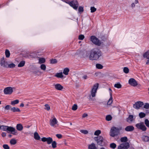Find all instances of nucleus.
Wrapping results in <instances>:
<instances>
[{
	"label": "nucleus",
	"mask_w": 149,
	"mask_h": 149,
	"mask_svg": "<svg viewBox=\"0 0 149 149\" xmlns=\"http://www.w3.org/2000/svg\"><path fill=\"white\" fill-rule=\"evenodd\" d=\"M102 52L98 49L94 48L90 51L89 59L91 60H97L102 56Z\"/></svg>",
	"instance_id": "obj_1"
},
{
	"label": "nucleus",
	"mask_w": 149,
	"mask_h": 149,
	"mask_svg": "<svg viewBox=\"0 0 149 149\" xmlns=\"http://www.w3.org/2000/svg\"><path fill=\"white\" fill-rule=\"evenodd\" d=\"M94 139L97 142V144L99 146H106L107 145L105 140L101 136L95 137Z\"/></svg>",
	"instance_id": "obj_2"
},
{
	"label": "nucleus",
	"mask_w": 149,
	"mask_h": 149,
	"mask_svg": "<svg viewBox=\"0 0 149 149\" xmlns=\"http://www.w3.org/2000/svg\"><path fill=\"white\" fill-rule=\"evenodd\" d=\"M121 128H118L115 127H112L111 129L110 135L112 137H114L118 135Z\"/></svg>",
	"instance_id": "obj_3"
},
{
	"label": "nucleus",
	"mask_w": 149,
	"mask_h": 149,
	"mask_svg": "<svg viewBox=\"0 0 149 149\" xmlns=\"http://www.w3.org/2000/svg\"><path fill=\"white\" fill-rule=\"evenodd\" d=\"M136 126L138 129L142 130L143 131H146L147 129L146 127L143 122L136 124Z\"/></svg>",
	"instance_id": "obj_4"
},
{
	"label": "nucleus",
	"mask_w": 149,
	"mask_h": 149,
	"mask_svg": "<svg viewBox=\"0 0 149 149\" xmlns=\"http://www.w3.org/2000/svg\"><path fill=\"white\" fill-rule=\"evenodd\" d=\"M91 40L92 42L95 45L100 46L101 45V42L94 36H92L91 37Z\"/></svg>",
	"instance_id": "obj_5"
},
{
	"label": "nucleus",
	"mask_w": 149,
	"mask_h": 149,
	"mask_svg": "<svg viewBox=\"0 0 149 149\" xmlns=\"http://www.w3.org/2000/svg\"><path fill=\"white\" fill-rule=\"evenodd\" d=\"M99 85L95 84L92 87L91 91V95L92 97L95 96L97 90L99 87Z\"/></svg>",
	"instance_id": "obj_6"
},
{
	"label": "nucleus",
	"mask_w": 149,
	"mask_h": 149,
	"mask_svg": "<svg viewBox=\"0 0 149 149\" xmlns=\"http://www.w3.org/2000/svg\"><path fill=\"white\" fill-rule=\"evenodd\" d=\"M7 132L8 133L11 132V133L14 135H16L17 134V132L15 131V129L14 127L8 126L7 127Z\"/></svg>",
	"instance_id": "obj_7"
},
{
	"label": "nucleus",
	"mask_w": 149,
	"mask_h": 149,
	"mask_svg": "<svg viewBox=\"0 0 149 149\" xmlns=\"http://www.w3.org/2000/svg\"><path fill=\"white\" fill-rule=\"evenodd\" d=\"M70 6L74 9L77 10L79 6V4L77 0H74L70 1Z\"/></svg>",
	"instance_id": "obj_8"
},
{
	"label": "nucleus",
	"mask_w": 149,
	"mask_h": 149,
	"mask_svg": "<svg viewBox=\"0 0 149 149\" xmlns=\"http://www.w3.org/2000/svg\"><path fill=\"white\" fill-rule=\"evenodd\" d=\"M3 91L5 94L10 95L13 92V88L10 87H6L4 89Z\"/></svg>",
	"instance_id": "obj_9"
},
{
	"label": "nucleus",
	"mask_w": 149,
	"mask_h": 149,
	"mask_svg": "<svg viewBox=\"0 0 149 149\" xmlns=\"http://www.w3.org/2000/svg\"><path fill=\"white\" fill-rule=\"evenodd\" d=\"M143 105V103L141 101H137L133 105V107L136 109H139Z\"/></svg>",
	"instance_id": "obj_10"
},
{
	"label": "nucleus",
	"mask_w": 149,
	"mask_h": 149,
	"mask_svg": "<svg viewBox=\"0 0 149 149\" xmlns=\"http://www.w3.org/2000/svg\"><path fill=\"white\" fill-rule=\"evenodd\" d=\"M0 64L1 66L6 68L8 67V64L7 62L5 60L4 58H3L1 59L0 62Z\"/></svg>",
	"instance_id": "obj_11"
},
{
	"label": "nucleus",
	"mask_w": 149,
	"mask_h": 149,
	"mask_svg": "<svg viewBox=\"0 0 149 149\" xmlns=\"http://www.w3.org/2000/svg\"><path fill=\"white\" fill-rule=\"evenodd\" d=\"M134 127L132 125H129L125 127V130L127 132H131L134 130Z\"/></svg>",
	"instance_id": "obj_12"
},
{
	"label": "nucleus",
	"mask_w": 149,
	"mask_h": 149,
	"mask_svg": "<svg viewBox=\"0 0 149 149\" xmlns=\"http://www.w3.org/2000/svg\"><path fill=\"white\" fill-rule=\"evenodd\" d=\"M143 56L148 59L146 64H148L149 63V50L144 54Z\"/></svg>",
	"instance_id": "obj_13"
},
{
	"label": "nucleus",
	"mask_w": 149,
	"mask_h": 149,
	"mask_svg": "<svg viewBox=\"0 0 149 149\" xmlns=\"http://www.w3.org/2000/svg\"><path fill=\"white\" fill-rule=\"evenodd\" d=\"M57 121L56 118H54L52 120H50L49 121L50 125L51 126L54 127L55 125L57 124Z\"/></svg>",
	"instance_id": "obj_14"
},
{
	"label": "nucleus",
	"mask_w": 149,
	"mask_h": 149,
	"mask_svg": "<svg viewBox=\"0 0 149 149\" xmlns=\"http://www.w3.org/2000/svg\"><path fill=\"white\" fill-rule=\"evenodd\" d=\"M134 120V116L133 115H130L127 118L126 121L130 123L132 122Z\"/></svg>",
	"instance_id": "obj_15"
},
{
	"label": "nucleus",
	"mask_w": 149,
	"mask_h": 149,
	"mask_svg": "<svg viewBox=\"0 0 149 149\" xmlns=\"http://www.w3.org/2000/svg\"><path fill=\"white\" fill-rule=\"evenodd\" d=\"M109 91L110 97L108 102V104H110L112 102V91L110 88H109Z\"/></svg>",
	"instance_id": "obj_16"
},
{
	"label": "nucleus",
	"mask_w": 149,
	"mask_h": 149,
	"mask_svg": "<svg viewBox=\"0 0 149 149\" xmlns=\"http://www.w3.org/2000/svg\"><path fill=\"white\" fill-rule=\"evenodd\" d=\"M55 88L56 90L61 91L63 88V86L61 84H54Z\"/></svg>",
	"instance_id": "obj_17"
},
{
	"label": "nucleus",
	"mask_w": 149,
	"mask_h": 149,
	"mask_svg": "<svg viewBox=\"0 0 149 149\" xmlns=\"http://www.w3.org/2000/svg\"><path fill=\"white\" fill-rule=\"evenodd\" d=\"M129 84H138V82L133 78H130L129 80Z\"/></svg>",
	"instance_id": "obj_18"
},
{
	"label": "nucleus",
	"mask_w": 149,
	"mask_h": 149,
	"mask_svg": "<svg viewBox=\"0 0 149 149\" xmlns=\"http://www.w3.org/2000/svg\"><path fill=\"white\" fill-rule=\"evenodd\" d=\"M142 140L144 142H148L149 141V136L144 135L142 137Z\"/></svg>",
	"instance_id": "obj_19"
},
{
	"label": "nucleus",
	"mask_w": 149,
	"mask_h": 149,
	"mask_svg": "<svg viewBox=\"0 0 149 149\" xmlns=\"http://www.w3.org/2000/svg\"><path fill=\"white\" fill-rule=\"evenodd\" d=\"M17 129L19 131H21L23 129V127L21 124H18L16 126Z\"/></svg>",
	"instance_id": "obj_20"
},
{
	"label": "nucleus",
	"mask_w": 149,
	"mask_h": 149,
	"mask_svg": "<svg viewBox=\"0 0 149 149\" xmlns=\"http://www.w3.org/2000/svg\"><path fill=\"white\" fill-rule=\"evenodd\" d=\"M34 138L37 140H39L40 138L38 133L37 132H35L34 134Z\"/></svg>",
	"instance_id": "obj_21"
},
{
	"label": "nucleus",
	"mask_w": 149,
	"mask_h": 149,
	"mask_svg": "<svg viewBox=\"0 0 149 149\" xmlns=\"http://www.w3.org/2000/svg\"><path fill=\"white\" fill-rule=\"evenodd\" d=\"M88 149H97V148L95 143H92L89 145L88 147Z\"/></svg>",
	"instance_id": "obj_22"
},
{
	"label": "nucleus",
	"mask_w": 149,
	"mask_h": 149,
	"mask_svg": "<svg viewBox=\"0 0 149 149\" xmlns=\"http://www.w3.org/2000/svg\"><path fill=\"white\" fill-rule=\"evenodd\" d=\"M10 110L13 112H20V111L19 108H16L15 107L11 108L10 109Z\"/></svg>",
	"instance_id": "obj_23"
},
{
	"label": "nucleus",
	"mask_w": 149,
	"mask_h": 149,
	"mask_svg": "<svg viewBox=\"0 0 149 149\" xmlns=\"http://www.w3.org/2000/svg\"><path fill=\"white\" fill-rule=\"evenodd\" d=\"M55 76L60 78H62L63 77V75L62 72L56 73L55 74Z\"/></svg>",
	"instance_id": "obj_24"
},
{
	"label": "nucleus",
	"mask_w": 149,
	"mask_h": 149,
	"mask_svg": "<svg viewBox=\"0 0 149 149\" xmlns=\"http://www.w3.org/2000/svg\"><path fill=\"white\" fill-rule=\"evenodd\" d=\"M47 142L48 144H50L52 142L53 139L51 137H48L47 139Z\"/></svg>",
	"instance_id": "obj_25"
},
{
	"label": "nucleus",
	"mask_w": 149,
	"mask_h": 149,
	"mask_svg": "<svg viewBox=\"0 0 149 149\" xmlns=\"http://www.w3.org/2000/svg\"><path fill=\"white\" fill-rule=\"evenodd\" d=\"M122 144H123L125 149H128L130 147L129 144L128 142H126Z\"/></svg>",
	"instance_id": "obj_26"
},
{
	"label": "nucleus",
	"mask_w": 149,
	"mask_h": 149,
	"mask_svg": "<svg viewBox=\"0 0 149 149\" xmlns=\"http://www.w3.org/2000/svg\"><path fill=\"white\" fill-rule=\"evenodd\" d=\"M69 71V70L68 68H65L64 69L63 71V73L66 75H67Z\"/></svg>",
	"instance_id": "obj_27"
},
{
	"label": "nucleus",
	"mask_w": 149,
	"mask_h": 149,
	"mask_svg": "<svg viewBox=\"0 0 149 149\" xmlns=\"http://www.w3.org/2000/svg\"><path fill=\"white\" fill-rule=\"evenodd\" d=\"M19 102V100H15L12 101L11 102V105H14L15 104H18Z\"/></svg>",
	"instance_id": "obj_28"
},
{
	"label": "nucleus",
	"mask_w": 149,
	"mask_h": 149,
	"mask_svg": "<svg viewBox=\"0 0 149 149\" xmlns=\"http://www.w3.org/2000/svg\"><path fill=\"white\" fill-rule=\"evenodd\" d=\"M45 61V59L44 58H40L39 59L38 63L40 64L44 63Z\"/></svg>",
	"instance_id": "obj_29"
},
{
	"label": "nucleus",
	"mask_w": 149,
	"mask_h": 149,
	"mask_svg": "<svg viewBox=\"0 0 149 149\" xmlns=\"http://www.w3.org/2000/svg\"><path fill=\"white\" fill-rule=\"evenodd\" d=\"M127 138L126 136L121 137L120 139V141L121 142H126L127 141Z\"/></svg>",
	"instance_id": "obj_30"
},
{
	"label": "nucleus",
	"mask_w": 149,
	"mask_h": 149,
	"mask_svg": "<svg viewBox=\"0 0 149 149\" xmlns=\"http://www.w3.org/2000/svg\"><path fill=\"white\" fill-rule=\"evenodd\" d=\"M8 127V126H5V125H2L1 126V130L6 131L7 132V127Z\"/></svg>",
	"instance_id": "obj_31"
},
{
	"label": "nucleus",
	"mask_w": 149,
	"mask_h": 149,
	"mask_svg": "<svg viewBox=\"0 0 149 149\" xmlns=\"http://www.w3.org/2000/svg\"><path fill=\"white\" fill-rule=\"evenodd\" d=\"M112 118L111 116L110 115H108L106 116V120L107 121H110Z\"/></svg>",
	"instance_id": "obj_32"
},
{
	"label": "nucleus",
	"mask_w": 149,
	"mask_h": 149,
	"mask_svg": "<svg viewBox=\"0 0 149 149\" xmlns=\"http://www.w3.org/2000/svg\"><path fill=\"white\" fill-rule=\"evenodd\" d=\"M146 114L142 112H141L139 114V116L140 118H142L146 116Z\"/></svg>",
	"instance_id": "obj_33"
},
{
	"label": "nucleus",
	"mask_w": 149,
	"mask_h": 149,
	"mask_svg": "<svg viewBox=\"0 0 149 149\" xmlns=\"http://www.w3.org/2000/svg\"><path fill=\"white\" fill-rule=\"evenodd\" d=\"M52 147L53 148H55L56 147L57 143L55 141H52Z\"/></svg>",
	"instance_id": "obj_34"
},
{
	"label": "nucleus",
	"mask_w": 149,
	"mask_h": 149,
	"mask_svg": "<svg viewBox=\"0 0 149 149\" xmlns=\"http://www.w3.org/2000/svg\"><path fill=\"white\" fill-rule=\"evenodd\" d=\"M25 62L24 61H22L20 62V63L18 64V67H22L25 64Z\"/></svg>",
	"instance_id": "obj_35"
},
{
	"label": "nucleus",
	"mask_w": 149,
	"mask_h": 149,
	"mask_svg": "<svg viewBox=\"0 0 149 149\" xmlns=\"http://www.w3.org/2000/svg\"><path fill=\"white\" fill-rule=\"evenodd\" d=\"M17 143L16 140L15 139H12L10 141V143L12 145H15Z\"/></svg>",
	"instance_id": "obj_36"
},
{
	"label": "nucleus",
	"mask_w": 149,
	"mask_h": 149,
	"mask_svg": "<svg viewBox=\"0 0 149 149\" xmlns=\"http://www.w3.org/2000/svg\"><path fill=\"white\" fill-rule=\"evenodd\" d=\"M116 144L114 143H112L110 144V147L112 148V149H115L116 147Z\"/></svg>",
	"instance_id": "obj_37"
},
{
	"label": "nucleus",
	"mask_w": 149,
	"mask_h": 149,
	"mask_svg": "<svg viewBox=\"0 0 149 149\" xmlns=\"http://www.w3.org/2000/svg\"><path fill=\"white\" fill-rule=\"evenodd\" d=\"M5 54L6 57H9L10 56V52L8 49H6L5 51Z\"/></svg>",
	"instance_id": "obj_38"
},
{
	"label": "nucleus",
	"mask_w": 149,
	"mask_h": 149,
	"mask_svg": "<svg viewBox=\"0 0 149 149\" xmlns=\"http://www.w3.org/2000/svg\"><path fill=\"white\" fill-rule=\"evenodd\" d=\"M123 72L127 74L129 72V69L127 67H125L123 69Z\"/></svg>",
	"instance_id": "obj_39"
},
{
	"label": "nucleus",
	"mask_w": 149,
	"mask_h": 149,
	"mask_svg": "<svg viewBox=\"0 0 149 149\" xmlns=\"http://www.w3.org/2000/svg\"><path fill=\"white\" fill-rule=\"evenodd\" d=\"M97 68L98 69H101L103 68V66L100 64H97L96 65Z\"/></svg>",
	"instance_id": "obj_40"
},
{
	"label": "nucleus",
	"mask_w": 149,
	"mask_h": 149,
	"mask_svg": "<svg viewBox=\"0 0 149 149\" xmlns=\"http://www.w3.org/2000/svg\"><path fill=\"white\" fill-rule=\"evenodd\" d=\"M50 62L52 64H54L57 63V61L55 59H52L50 60Z\"/></svg>",
	"instance_id": "obj_41"
},
{
	"label": "nucleus",
	"mask_w": 149,
	"mask_h": 149,
	"mask_svg": "<svg viewBox=\"0 0 149 149\" xmlns=\"http://www.w3.org/2000/svg\"><path fill=\"white\" fill-rule=\"evenodd\" d=\"M101 132L99 130L96 131L94 133V135L96 136H98L101 133Z\"/></svg>",
	"instance_id": "obj_42"
},
{
	"label": "nucleus",
	"mask_w": 149,
	"mask_h": 149,
	"mask_svg": "<svg viewBox=\"0 0 149 149\" xmlns=\"http://www.w3.org/2000/svg\"><path fill=\"white\" fill-rule=\"evenodd\" d=\"M145 124L146 126L149 128V121L148 119H146L145 120Z\"/></svg>",
	"instance_id": "obj_43"
},
{
	"label": "nucleus",
	"mask_w": 149,
	"mask_h": 149,
	"mask_svg": "<svg viewBox=\"0 0 149 149\" xmlns=\"http://www.w3.org/2000/svg\"><path fill=\"white\" fill-rule=\"evenodd\" d=\"M138 3V1L137 0H135L134 3H132L131 5V7L133 8L135 6V4L137 3Z\"/></svg>",
	"instance_id": "obj_44"
},
{
	"label": "nucleus",
	"mask_w": 149,
	"mask_h": 149,
	"mask_svg": "<svg viewBox=\"0 0 149 149\" xmlns=\"http://www.w3.org/2000/svg\"><path fill=\"white\" fill-rule=\"evenodd\" d=\"M45 109L47 110V111H49L50 109V107L47 104H46L45 105Z\"/></svg>",
	"instance_id": "obj_45"
},
{
	"label": "nucleus",
	"mask_w": 149,
	"mask_h": 149,
	"mask_svg": "<svg viewBox=\"0 0 149 149\" xmlns=\"http://www.w3.org/2000/svg\"><path fill=\"white\" fill-rule=\"evenodd\" d=\"M40 68L42 70H45L46 68V65L45 64H42L40 65Z\"/></svg>",
	"instance_id": "obj_46"
},
{
	"label": "nucleus",
	"mask_w": 149,
	"mask_h": 149,
	"mask_svg": "<svg viewBox=\"0 0 149 149\" xmlns=\"http://www.w3.org/2000/svg\"><path fill=\"white\" fill-rule=\"evenodd\" d=\"M77 108V106L76 104H74L72 107V109L74 111L76 110Z\"/></svg>",
	"instance_id": "obj_47"
},
{
	"label": "nucleus",
	"mask_w": 149,
	"mask_h": 149,
	"mask_svg": "<svg viewBox=\"0 0 149 149\" xmlns=\"http://www.w3.org/2000/svg\"><path fill=\"white\" fill-rule=\"evenodd\" d=\"M3 147L4 149H10V147L8 145L6 144H3Z\"/></svg>",
	"instance_id": "obj_48"
},
{
	"label": "nucleus",
	"mask_w": 149,
	"mask_h": 149,
	"mask_svg": "<svg viewBox=\"0 0 149 149\" xmlns=\"http://www.w3.org/2000/svg\"><path fill=\"white\" fill-rule=\"evenodd\" d=\"M80 132L84 134H87L88 133V131L86 130H81Z\"/></svg>",
	"instance_id": "obj_49"
},
{
	"label": "nucleus",
	"mask_w": 149,
	"mask_h": 149,
	"mask_svg": "<svg viewBox=\"0 0 149 149\" xmlns=\"http://www.w3.org/2000/svg\"><path fill=\"white\" fill-rule=\"evenodd\" d=\"M91 13H93L96 10V9L94 7H91Z\"/></svg>",
	"instance_id": "obj_50"
},
{
	"label": "nucleus",
	"mask_w": 149,
	"mask_h": 149,
	"mask_svg": "<svg viewBox=\"0 0 149 149\" xmlns=\"http://www.w3.org/2000/svg\"><path fill=\"white\" fill-rule=\"evenodd\" d=\"M4 109L6 110H9L10 109L11 106L10 105H7L5 107Z\"/></svg>",
	"instance_id": "obj_51"
},
{
	"label": "nucleus",
	"mask_w": 149,
	"mask_h": 149,
	"mask_svg": "<svg viewBox=\"0 0 149 149\" xmlns=\"http://www.w3.org/2000/svg\"><path fill=\"white\" fill-rule=\"evenodd\" d=\"M84 38V36L81 34L79 36L78 38L80 40H82Z\"/></svg>",
	"instance_id": "obj_52"
},
{
	"label": "nucleus",
	"mask_w": 149,
	"mask_h": 149,
	"mask_svg": "<svg viewBox=\"0 0 149 149\" xmlns=\"http://www.w3.org/2000/svg\"><path fill=\"white\" fill-rule=\"evenodd\" d=\"M15 66V64L13 63H11L10 64H8V67H9L10 68H13Z\"/></svg>",
	"instance_id": "obj_53"
},
{
	"label": "nucleus",
	"mask_w": 149,
	"mask_h": 149,
	"mask_svg": "<svg viewBox=\"0 0 149 149\" xmlns=\"http://www.w3.org/2000/svg\"><path fill=\"white\" fill-rule=\"evenodd\" d=\"M132 86L137 88H140V84H130Z\"/></svg>",
	"instance_id": "obj_54"
},
{
	"label": "nucleus",
	"mask_w": 149,
	"mask_h": 149,
	"mask_svg": "<svg viewBox=\"0 0 149 149\" xmlns=\"http://www.w3.org/2000/svg\"><path fill=\"white\" fill-rule=\"evenodd\" d=\"M144 108L146 109L149 108V104L147 103H146L144 106Z\"/></svg>",
	"instance_id": "obj_55"
},
{
	"label": "nucleus",
	"mask_w": 149,
	"mask_h": 149,
	"mask_svg": "<svg viewBox=\"0 0 149 149\" xmlns=\"http://www.w3.org/2000/svg\"><path fill=\"white\" fill-rule=\"evenodd\" d=\"M114 87L116 88H119L122 87L121 84H114Z\"/></svg>",
	"instance_id": "obj_56"
},
{
	"label": "nucleus",
	"mask_w": 149,
	"mask_h": 149,
	"mask_svg": "<svg viewBox=\"0 0 149 149\" xmlns=\"http://www.w3.org/2000/svg\"><path fill=\"white\" fill-rule=\"evenodd\" d=\"M84 10L83 8L81 6H79V8L78 11L79 12H83Z\"/></svg>",
	"instance_id": "obj_57"
},
{
	"label": "nucleus",
	"mask_w": 149,
	"mask_h": 149,
	"mask_svg": "<svg viewBox=\"0 0 149 149\" xmlns=\"http://www.w3.org/2000/svg\"><path fill=\"white\" fill-rule=\"evenodd\" d=\"M118 149H125L123 145L122 144H121L120 146H119L118 148Z\"/></svg>",
	"instance_id": "obj_58"
},
{
	"label": "nucleus",
	"mask_w": 149,
	"mask_h": 149,
	"mask_svg": "<svg viewBox=\"0 0 149 149\" xmlns=\"http://www.w3.org/2000/svg\"><path fill=\"white\" fill-rule=\"evenodd\" d=\"M56 136L58 139H60L62 137V135L60 134H57L56 135Z\"/></svg>",
	"instance_id": "obj_59"
},
{
	"label": "nucleus",
	"mask_w": 149,
	"mask_h": 149,
	"mask_svg": "<svg viewBox=\"0 0 149 149\" xmlns=\"http://www.w3.org/2000/svg\"><path fill=\"white\" fill-rule=\"evenodd\" d=\"M47 138L43 137L41 139V141L44 142H46Z\"/></svg>",
	"instance_id": "obj_60"
},
{
	"label": "nucleus",
	"mask_w": 149,
	"mask_h": 149,
	"mask_svg": "<svg viewBox=\"0 0 149 149\" xmlns=\"http://www.w3.org/2000/svg\"><path fill=\"white\" fill-rule=\"evenodd\" d=\"M6 134L5 132H2L1 134V136L3 137H5L6 136Z\"/></svg>",
	"instance_id": "obj_61"
},
{
	"label": "nucleus",
	"mask_w": 149,
	"mask_h": 149,
	"mask_svg": "<svg viewBox=\"0 0 149 149\" xmlns=\"http://www.w3.org/2000/svg\"><path fill=\"white\" fill-rule=\"evenodd\" d=\"M88 116V114L86 113H84L82 115L83 118H85Z\"/></svg>",
	"instance_id": "obj_62"
},
{
	"label": "nucleus",
	"mask_w": 149,
	"mask_h": 149,
	"mask_svg": "<svg viewBox=\"0 0 149 149\" xmlns=\"http://www.w3.org/2000/svg\"><path fill=\"white\" fill-rule=\"evenodd\" d=\"M88 77L86 75H84L82 77V78L84 79H87Z\"/></svg>",
	"instance_id": "obj_63"
},
{
	"label": "nucleus",
	"mask_w": 149,
	"mask_h": 149,
	"mask_svg": "<svg viewBox=\"0 0 149 149\" xmlns=\"http://www.w3.org/2000/svg\"><path fill=\"white\" fill-rule=\"evenodd\" d=\"M66 3L68 4L70 6V2L68 1H65Z\"/></svg>",
	"instance_id": "obj_64"
}]
</instances>
